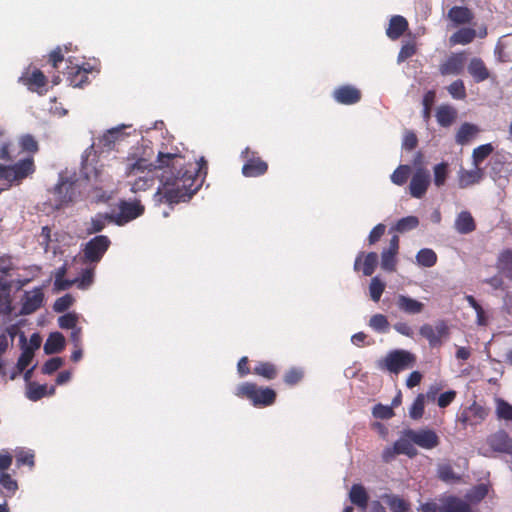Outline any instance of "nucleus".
Instances as JSON below:
<instances>
[{"label": "nucleus", "instance_id": "obj_5", "mask_svg": "<svg viewBox=\"0 0 512 512\" xmlns=\"http://www.w3.org/2000/svg\"><path fill=\"white\" fill-rule=\"evenodd\" d=\"M241 158L245 161L242 166V174L248 178H254L264 175L268 171V164L259 155L246 147L241 152Z\"/></svg>", "mask_w": 512, "mask_h": 512}, {"label": "nucleus", "instance_id": "obj_9", "mask_svg": "<svg viewBox=\"0 0 512 512\" xmlns=\"http://www.w3.org/2000/svg\"><path fill=\"white\" fill-rule=\"evenodd\" d=\"M431 183V176L428 169L418 167L411 176L409 193L413 198L421 199L425 196Z\"/></svg>", "mask_w": 512, "mask_h": 512}, {"label": "nucleus", "instance_id": "obj_64", "mask_svg": "<svg viewBox=\"0 0 512 512\" xmlns=\"http://www.w3.org/2000/svg\"><path fill=\"white\" fill-rule=\"evenodd\" d=\"M420 512H442V496L438 501H428L421 504Z\"/></svg>", "mask_w": 512, "mask_h": 512}, {"label": "nucleus", "instance_id": "obj_52", "mask_svg": "<svg viewBox=\"0 0 512 512\" xmlns=\"http://www.w3.org/2000/svg\"><path fill=\"white\" fill-rule=\"evenodd\" d=\"M447 90L454 99L463 100L467 96L464 82L460 79L453 81L447 87Z\"/></svg>", "mask_w": 512, "mask_h": 512}, {"label": "nucleus", "instance_id": "obj_33", "mask_svg": "<svg viewBox=\"0 0 512 512\" xmlns=\"http://www.w3.org/2000/svg\"><path fill=\"white\" fill-rule=\"evenodd\" d=\"M480 129L475 124L464 123L458 129L455 140L457 144L465 145L469 143L479 133Z\"/></svg>", "mask_w": 512, "mask_h": 512}, {"label": "nucleus", "instance_id": "obj_41", "mask_svg": "<svg viewBox=\"0 0 512 512\" xmlns=\"http://www.w3.org/2000/svg\"><path fill=\"white\" fill-rule=\"evenodd\" d=\"M437 476L441 481L446 483L458 482L461 480V476L456 474L453 467L448 463L438 465Z\"/></svg>", "mask_w": 512, "mask_h": 512}, {"label": "nucleus", "instance_id": "obj_39", "mask_svg": "<svg viewBox=\"0 0 512 512\" xmlns=\"http://www.w3.org/2000/svg\"><path fill=\"white\" fill-rule=\"evenodd\" d=\"M494 151V147L491 143L483 144L476 147L472 152V162L474 167H480V164L488 158L492 152Z\"/></svg>", "mask_w": 512, "mask_h": 512}, {"label": "nucleus", "instance_id": "obj_24", "mask_svg": "<svg viewBox=\"0 0 512 512\" xmlns=\"http://www.w3.org/2000/svg\"><path fill=\"white\" fill-rule=\"evenodd\" d=\"M448 19L456 26L470 24L474 19V13L471 9L464 6H453L447 14Z\"/></svg>", "mask_w": 512, "mask_h": 512}, {"label": "nucleus", "instance_id": "obj_16", "mask_svg": "<svg viewBox=\"0 0 512 512\" xmlns=\"http://www.w3.org/2000/svg\"><path fill=\"white\" fill-rule=\"evenodd\" d=\"M487 443L493 451L512 455V438L504 430L491 434Z\"/></svg>", "mask_w": 512, "mask_h": 512}, {"label": "nucleus", "instance_id": "obj_8", "mask_svg": "<svg viewBox=\"0 0 512 512\" xmlns=\"http://www.w3.org/2000/svg\"><path fill=\"white\" fill-rule=\"evenodd\" d=\"M404 436L415 445L427 450L434 449L440 444V438L437 433L428 428L419 430L406 429L404 430Z\"/></svg>", "mask_w": 512, "mask_h": 512}, {"label": "nucleus", "instance_id": "obj_21", "mask_svg": "<svg viewBox=\"0 0 512 512\" xmlns=\"http://www.w3.org/2000/svg\"><path fill=\"white\" fill-rule=\"evenodd\" d=\"M123 139L124 133L122 132V127L112 128L98 138L97 146L102 152H108L115 149L116 144Z\"/></svg>", "mask_w": 512, "mask_h": 512}, {"label": "nucleus", "instance_id": "obj_56", "mask_svg": "<svg viewBox=\"0 0 512 512\" xmlns=\"http://www.w3.org/2000/svg\"><path fill=\"white\" fill-rule=\"evenodd\" d=\"M372 414L377 419H390L395 415L392 407L383 405L381 403L376 404L373 407Z\"/></svg>", "mask_w": 512, "mask_h": 512}, {"label": "nucleus", "instance_id": "obj_55", "mask_svg": "<svg viewBox=\"0 0 512 512\" xmlns=\"http://www.w3.org/2000/svg\"><path fill=\"white\" fill-rule=\"evenodd\" d=\"M488 494V487L485 484H479L473 487L468 493L467 498L473 502H480Z\"/></svg>", "mask_w": 512, "mask_h": 512}, {"label": "nucleus", "instance_id": "obj_4", "mask_svg": "<svg viewBox=\"0 0 512 512\" xmlns=\"http://www.w3.org/2000/svg\"><path fill=\"white\" fill-rule=\"evenodd\" d=\"M81 174L90 183L91 192L94 193L96 202H106L110 198L104 187L111 182V176L105 173L102 168H97L85 161L81 167Z\"/></svg>", "mask_w": 512, "mask_h": 512}, {"label": "nucleus", "instance_id": "obj_58", "mask_svg": "<svg viewBox=\"0 0 512 512\" xmlns=\"http://www.w3.org/2000/svg\"><path fill=\"white\" fill-rule=\"evenodd\" d=\"M73 302V297L70 294H65L64 296L56 299L53 304V310L58 313L65 312L72 306Z\"/></svg>", "mask_w": 512, "mask_h": 512}, {"label": "nucleus", "instance_id": "obj_60", "mask_svg": "<svg viewBox=\"0 0 512 512\" xmlns=\"http://www.w3.org/2000/svg\"><path fill=\"white\" fill-rule=\"evenodd\" d=\"M63 359L61 357H53L45 362L42 367V373L46 375H51L56 372L63 365Z\"/></svg>", "mask_w": 512, "mask_h": 512}, {"label": "nucleus", "instance_id": "obj_53", "mask_svg": "<svg viewBox=\"0 0 512 512\" xmlns=\"http://www.w3.org/2000/svg\"><path fill=\"white\" fill-rule=\"evenodd\" d=\"M396 255L393 252L383 250L381 253V268L388 272H393L396 269Z\"/></svg>", "mask_w": 512, "mask_h": 512}, {"label": "nucleus", "instance_id": "obj_51", "mask_svg": "<svg viewBox=\"0 0 512 512\" xmlns=\"http://www.w3.org/2000/svg\"><path fill=\"white\" fill-rule=\"evenodd\" d=\"M385 290V283L379 277H373L369 285L370 297L374 302H378Z\"/></svg>", "mask_w": 512, "mask_h": 512}, {"label": "nucleus", "instance_id": "obj_47", "mask_svg": "<svg viewBox=\"0 0 512 512\" xmlns=\"http://www.w3.org/2000/svg\"><path fill=\"white\" fill-rule=\"evenodd\" d=\"M416 259L419 265L432 267L437 262V255L432 249L424 248L417 253Z\"/></svg>", "mask_w": 512, "mask_h": 512}, {"label": "nucleus", "instance_id": "obj_12", "mask_svg": "<svg viewBox=\"0 0 512 512\" xmlns=\"http://www.w3.org/2000/svg\"><path fill=\"white\" fill-rule=\"evenodd\" d=\"M144 206L140 201H121L119 204V213L114 218L116 224L124 225L144 213Z\"/></svg>", "mask_w": 512, "mask_h": 512}, {"label": "nucleus", "instance_id": "obj_29", "mask_svg": "<svg viewBox=\"0 0 512 512\" xmlns=\"http://www.w3.org/2000/svg\"><path fill=\"white\" fill-rule=\"evenodd\" d=\"M349 498L352 504L357 506L362 511H365L367 509L369 495L361 484L352 485L349 492Z\"/></svg>", "mask_w": 512, "mask_h": 512}, {"label": "nucleus", "instance_id": "obj_43", "mask_svg": "<svg viewBox=\"0 0 512 512\" xmlns=\"http://www.w3.org/2000/svg\"><path fill=\"white\" fill-rule=\"evenodd\" d=\"M413 442L406 438L404 435L394 443L396 452L400 455H406L410 458L416 456L417 450L413 446Z\"/></svg>", "mask_w": 512, "mask_h": 512}, {"label": "nucleus", "instance_id": "obj_63", "mask_svg": "<svg viewBox=\"0 0 512 512\" xmlns=\"http://www.w3.org/2000/svg\"><path fill=\"white\" fill-rule=\"evenodd\" d=\"M78 318L75 314L67 313L58 318L59 327L62 329H74Z\"/></svg>", "mask_w": 512, "mask_h": 512}, {"label": "nucleus", "instance_id": "obj_44", "mask_svg": "<svg viewBox=\"0 0 512 512\" xmlns=\"http://www.w3.org/2000/svg\"><path fill=\"white\" fill-rule=\"evenodd\" d=\"M0 485L5 490L6 497H12L18 490L17 481L7 472H0Z\"/></svg>", "mask_w": 512, "mask_h": 512}, {"label": "nucleus", "instance_id": "obj_22", "mask_svg": "<svg viewBox=\"0 0 512 512\" xmlns=\"http://www.w3.org/2000/svg\"><path fill=\"white\" fill-rule=\"evenodd\" d=\"M396 306L401 312L408 315L420 314L425 307L424 303L403 294L396 297Z\"/></svg>", "mask_w": 512, "mask_h": 512}, {"label": "nucleus", "instance_id": "obj_28", "mask_svg": "<svg viewBox=\"0 0 512 512\" xmlns=\"http://www.w3.org/2000/svg\"><path fill=\"white\" fill-rule=\"evenodd\" d=\"M408 29V21L400 15H395L390 19L389 26L386 30L387 36L396 40Z\"/></svg>", "mask_w": 512, "mask_h": 512}, {"label": "nucleus", "instance_id": "obj_19", "mask_svg": "<svg viewBox=\"0 0 512 512\" xmlns=\"http://www.w3.org/2000/svg\"><path fill=\"white\" fill-rule=\"evenodd\" d=\"M378 264V255L375 252H369L366 255L361 252L355 259L354 270H362L365 276H371Z\"/></svg>", "mask_w": 512, "mask_h": 512}, {"label": "nucleus", "instance_id": "obj_48", "mask_svg": "<svg viewBox=\"0 0 512 512\" xmlns=\"http://www.w3.org/2000/svg\"><path fill=\"white\" fill-rule=\"evenodd\" d=\"M384 499L392 512H408L409 504L402 498L395 495H385Z\"/></svg>", "mask_w": 512, "mask_h": 512}, {"label": "nucleus", "instance_id": "obj_14", "mask_svg": "<svg viewBox=\"0 0 512 512\" xmlns=\"http://www.w3.org/2000/svg\"><path fill=\"white\" fill-rule=\"evenodd\" d=\"M334 100L342 105H353L361 100V91L352 85H341L332 94Z\"/></svg>", "mask_w": 512, "mask_h": 512}, {"label": "nucleus", "instance_id": "obj_40", "mask_svg": "<svg viewBox=\"0 0 512 512\" xmlns=\"http://www.w3.org/2000/svg\"><path fill=\"white\" fill-rule=\"evenodd\" d=\"M449 175V165L447 162L436 164L433 168V182L438 188L445 185Z\"/></svg>", "mask_w": 512, "mask_h": 512}, {"label": "nucleus", "instance_id": "obj_42", "mask_svg": "<svg viewBox=\"0 0 512 512\" xmlns=\"http://www.w3.org/2000/svg\"><path fill=\"white\" fill-rule=\"evenodd\" d=\"M411 175V167L406 164L399 165L391 174L390 179L393 184L403 186Z\"/></svg>", "mask_w": 512, "mask_h": 512}, {"label": "nucleus", "instance_id": "obj_18", "mask_svg": "<svg viewBox=\"0 0 512 512\" xmlns=\"http://www.w3.org/2000/svg\"><path fill=\"white\" fill-rule=\"evenodd\" d=\"M78 186L76 182L65 180L55 187V195L60 205H68L76 200Z\"/></svg>", "mask_w": 512, "mask_h": 512}, {"label": "nucleus", "instance_id": "obj_17", "mask_svg": "<svg viewBox=\"0 0 512 512\" xmlns=\"http://www.w3.org/2000/svg\"><path fill=\"white\" fill-rule=\"evenodd\" d=\"M488 416V410L482 405L473 402L466 410L461 414L460 420L465 425H477L484 421Z\"/></svg>", "mask_w": 512, "mask_h": 512}, {"label": "nucleus", "instance_id": "obj_35", "mask_svg": "<svg viewBox=\"0 0 512 512\" xmlns=\"http://www.w3.org/2000/svg\"><path fill=\"white\" fill-rule=\"evenodd\" d=\"M457 111L450 105H441L436 111V119L440 126L449 127L455 121Z\"/></svg>", "mask_w": 512, "mask_h": 512}, {"label": "nucleus", "instance_id": "obj_20", "mask_svg": "<svg viewBox=\"0 0 512 512\" xmlns=\"http://www.w3.org/2000/svg\"><path fill=\"white\" fill-rule=\"evenodd\" d=\"M90 68L79 65H68L66 68L65 75L67 81L73 87H82L88 82V74Z\"/></svg>", "mask_w": 512, "mask_h": 512}, {"label": "nucleus", "instance_id": "obj_2", "mask_svg": "<svg viewBox=\"0 0 512 512\" xmlns=\"http://www.w3.org/2000/svg\"><path fill=\"white\" fill-rule=\"evenodd\" d=\"M10 144L0 138V160L12 161L9 153ZM35 172V163L33 157H27L19 160L12 165H0V181L6 182V190L13 184H20L24 179Z\"/></svg>", "mask_w": 512, "mask_h": 512}, {"label": "nucleus", "instance_id": "obj_62", "mask_svg": "<svg viewBox=\"0 0 512 512\" xmlns=\"http://www.w3.org/2000/svg\"><path fill=\"white\" fill-rule=\"evenodd\" d=\"M416 45L414 43H406L404 44L399 53H398V57H397V61L399 63L401 62H404L405 60L411 58L413 55L416 54Z\"/></svg>", "mask_w": 512, "mask_h": 512}, {"label": "nucleus", "instance_id": "obj_10", "mask_svg": "<svg viewBox=\"0 0 512 512\" xmlns=\"http://www.w3.org/2000/svg\"><path fill=\"white\" fill-rule=\"evenodd\" d=\"M19 82L25 85L31 92L43 95L46 92L47 77L37 68L28 67L20 76Z\"/></svg>", "mask_w": 512, "mask_h": 512}, {"label": "nucleus", "instance_id": "obj_15", "mask_svg": "<svg viewBox=\"0 0 512 512\" xmlns=\"http://www.w3.org/2000/svg\"><path fill=\"white\" fill-rule=\"evenodd\" d=\"M44 293L41 288H35L32 291H27L22 298V306L20 313L22 315H29L37 311L43 304Z\"/></svg>", "mask_w": 512, "mask_h": 512}, {"label": "nucleus", "instance_id": "obj_11", "mask_svg": "<svg viewBox=\"0 0 512 512\" xmlns=\"http://www.w3.org/2000/svg\"><path fill=\"white\" fill-rule=\"evenodd\" d=\"M419 333L426 338L431 347H437L442 344V338L448 336L449 328L445 321L440 320L435 327L430 324H424L420 327Z\"/></svg>", "mask_w": 512, "mask_h": 512}, {"label": "nucleus", "instance_id": "obj_25", "mask_svg": "<svg viewBox=\"0 0 512 512\" xmlns=\"http://www.w3.org/2000/svg\"><path fill=\"white\" fill-rule=\"evenodd\" d=\"M484 177L482 168L474 167L472 170L461 169L458 173V182L460 188H467L479 183Z\"/></svg>", "mask_w": 512, "mask_h": 512}, {"label": "nucleus", "instance_id": "obj_32", "mask_svg": "<svg viewBox=\"0 0 512 512\" xmlns=\"http://www.w3.org/2000/svg\"><path fill=\"white\" fill-rule=\"evenodd\" d=\"M455 228L460 234H469L476 229V224L471 213L462 211L455 220Z\"/></svg>", "mask_w": 512, "mask_h": 512}, {"label": "nucleus", "instance_id": "obj_37", "mask_svg": "<svg viewBox=\"0 0 512 512\" xmlns=\"http://www.w3.org/2000/svg\"><path fill=\"white\" fill-rule=\"evenodd\" d=\"M475 37H476L475 29L466 27V28H460L455 33H453L450 36L449 41H450L451 45H457V44L467 45V44L473 42Z\"/></svg>", "mask_w": 512, "mask_h": 512}, {"label": "nucleus", "instance_id": "obj_50", "mask_svg": "<svg viewBox=\"0 0 512 512\" xmlns=\"http://www.w3.org/2000/svg\"><path fill=\"white\" fill-rule=\"evenodd\" d=\"M419 225V220L416 216H407L397 221L395 230L404 233L415 229Z\"/></svg>", "mask_w": 512, "mask_h": 512}, {"label": "nucleus", "instance_id": "obj_13", "mask_svg": "<svg viewBox=\"0 0 512 512\" xmlns=\"http://www.w3.org/2000/svg\"><path fill=\"white\" fill-rule=\"evenodd\" d=\"M466 63L465 52L452 53L439 66V72L443 76L459 75L463 72Z\"/></svg>", "mask_w": 512, "mask_h": 512}, {"label": "nucleus", "instance_id": "obj_31", "mask_svg": "<svg viewBox=\"0 0 512 512\" xmlns=\"http://www.w3.org/2000/svg\"><path fill=\"white\" fill-rule=\"evenodd\" d=\"M55 388L51 386L48 390L47 385L38 384L36 382H29L27 385L26 396L31 401H38L47 395H53Z\"/></svg>", "mask_w": 512, "mask_h": 512}, {"label": "nucleus", "instance_id": "obj_54", "mask_svg": "<svg viewBox=\"0 0 512 512\" xmlns=\"http://www.w3.org/2000/svg\"><path fill=\"white\" fill-rule=\"evenodd\" d=\"M20 146L23 151H26V152H29L32 154L36 153L39 150L38 142L30 134L23 135L20 138Z\"/></svg>", "mask_w": 512, "mask_h": 512}, {"label": "nucleus", "instance_id": "obj_7", "mask_svg": "<svg viewBox=\"0 0 512 512\" xmlns=\"http://www.w3.org/2000/svg\"><path fill=\"white\" fill-rule=\"evenodd\" d=\"M414 362L415 357L412 353L406 350H395L385 357L380 367L398 374L400 371L412 367Z\"/></svg>", "mask_w": 512, "mask_h": 512}, {"label": "nucleus", "instance_id": "obj_59", "mask_svg": "<svg viewBox=\"0 0 512 512\" xmlns=\"http://www.w3.org/2000/svg\"><path fill=\"white\" fill-rule=\"evenodd\" d=\"M67 272L66 265L59 267L55 273L54 286L57 290H67L72 286V282H61Z\"/></svg>", "mask_w": 512, "mask_h": 512}, {"label": "nucleus", "instance_id": "obj_1", "mask_svg": "<svg viewBox=\"0 0 512 512\" xmlns=\"http://www.w3.org/2000/svg\"><path fill=\"white\" fill-rule=\"evenodd\" d=\"M146 169L162 171L159 178L163 186V198L169 204H178L189 201L200 189L208 167L204 157L195 163H187L179 153L159 152L154 162L147 163L145 159H138L130 167L129 173Z\"/></svg>", "mask_w": 512, "mask_h": 512}, {"label": "nucleus", "instance_id": "obj_36", "mask_svg": "<svg viewBox=\"0 0 512 512\" xmlns=\"http://www.w3.org/2000/svg\"><path fill=\"white\" fill-rule=\"evenodd\" d=\"M65 347V338L60 332H54L49 335L45 344L44 351L46 354H56L61 352Z\"/></svg>", "mask_w": 512, "mask_h": 512}, {"label": "nucleus", "instance_id": "obj_26", "mask_svg": "<svg viewBox=\"0 0 512 512\" xmlns=\"http://www.w3.org/2000/svg\"><path fill=\"white\" fill-rule=\"evenodd\" d=\"M467 69L468 73L477 83L483 82L490 77V72L481 58H472L468 64Z\"/></svg>", "mask_w": 512, "mask_h": 512}, {"label": "nucleus", "instance_id": "obj_6", "mask_svg": "<svg viewBox=\"0 0 512 512\" xmlns=\"http://www.w3.org/2000/svg\"><path fill=\"white\" fill-rule=\"evenodd\" d=\"M111 241L105 235H98L90 239L83 248V262L97 264L110 247Z\"/></svg>", "mask_w": 512, "mask_h": 512}, {"label": "nucleus", "instance_id": "obj_23", "mask_svg": "<svg viewBox=\"0 0 512 512\" xmlns=\"http://www.w3.org/2000/svg\"><path fill=\"white\" fill-rule=\"evenodd\" d=\"M442 512H473L470 504L454 495L442 496Z\"/></svg>", "mask_w": 512, "mask_h": 512}, {"label": "nucleus", "instance_id": "obj_45", "mask_svg": "<svg viewBox=\"0 0 512 512\" xmlns=\"http://www.w3.org/2000/svg\"><path fill=\"white\" fill-rule=\"evenodd\" d=\"M369 326L375 332L387 333L390 329V323L387 317L383 314H375L369 320Z\"/></svg>", "mask_w": 512, "mask_h": 512}, {"label": "nucleus", "instance_id": "obj_34", "mask_svg": "<svg viewBox=\"0 0 512 512\" xmlns=\"http://www.w3.org/2000/svg\"><path fill=\"white\" fill-rule=\"evenodd\" d=\"M495 54L500 62H512V34L497 43Z\"/></svg>", "mask_w": 512, "mask_h": 512}, {"label": "nucleus", "instance_id": "obj_27", "mask_svg": "<svg viewBox=\"0 0 512 512\" xmlns=\"http://www.w3.org/2000/svg\"><path fill=\"white\" fill-rule=\"evenodd\" d=\"M278 367L269 361H258L252 369V374L259 376L267 381L277 378Z\"/></svg>", "mask_w": 512, "mask_h": 512}, {"label": "nucleus", "instance_id": "obj_30", "mask_svg": "<svg viewBox=\"0 0 512 512\" xmlns=\"http://www.w3.org/2000/svg\"><path fill=\"white\" fill-rule=\"evenodd\" d=\"M113 220L114 217L112 215L98 213L86 224V233L92 235L101 232L106 227L107 223Z\"/></svg>", "mask_w": 512, "mask_h": 512}, {"label": "nucleus", "instance_id": "obj_49", "mask_svg": "<svg viewBox=\"0 0 512 512\" xmlns=\"http://www.w3.org/2000/svg\"><path fill=\"white\" fill-rule=\"evenodd\" d=\"M425 409V395L423 393H420L417 395L415 400L413 401L410 409H409V416L414 419L418 420L422 418L424 414Z\"/></svg>", "mask_w": 512, "mask_h": 512}, {"label": "nucleus", "instance_id": "obj_38", "mask_svg": "<svg viewBox=\"0 0 512 512\" xmlns=\"http://www.w3.org/2000/svg\"><path fill=\"white\" fill-rule=\"evenodd\" d=\"M497 267L507 278L512 279V250L507 249L500 253Z\"/></svg>", "mask_w": 512, "mask_h": 512}, {"label": "nucleus", "instance_id": "obj_61", "mask_svg": "<svg viewBox=\"0 0 512 512\" xmlns=\"http://www.w3.org/2000/svg\"><path fill=\"white\" fill-rule=\"evenodd\" d=\"M34 457L35 456L31 451L21 450V451L17 452V454H16L17 466L20 467L23 465H27L29 467H33L35 464Z\"/></svg>", "mask_w": 512, "mask_h": 512}, {"label": "nucleus", "instance_id": "obj_46", "mask_svg": "<svg viewBox=\"0 0 512 512\" xmlns=\"http://www.w3.org/2000/svg\"><path fill=\"white\" fill-rule=\"evenodd\" d=\"M496 402V416L500 420L512 421V405L502 398H497Z\"/></svg>", "mask_w": 512, "mask_h": 512}, {"label": "nucleus", "instance_id": "obj_3", "mask_svg": "<svg viewBox=\"0 0 512 512\" xmlns=\"http://www.w3.org/2000/svg\"><path fill=\"white\" fill-rule=\"evenodd\" d=\"M235 395L238 398L246 399L254 407L263 408L275 403L277 393L270 387L258 386L253 382H244L236 387Z\"/></svg>", "mask_w": 512, "mask_h": 512}, {"label": "nucleus", "instance_id": "obj_57", "mask_svg": "<svg viewBox=\"0 0 512 512\" xmlns=\"http://www.w3.org/2000/svg\"><path fill=\"white\" fill-rule=\"evenodd\" d=\"M303 378V371L299 368H291L284 375V382L288 386H294L298 384Z\"/></svg>", "mask_w": 512, "mask_h": 512}]
</instances>
